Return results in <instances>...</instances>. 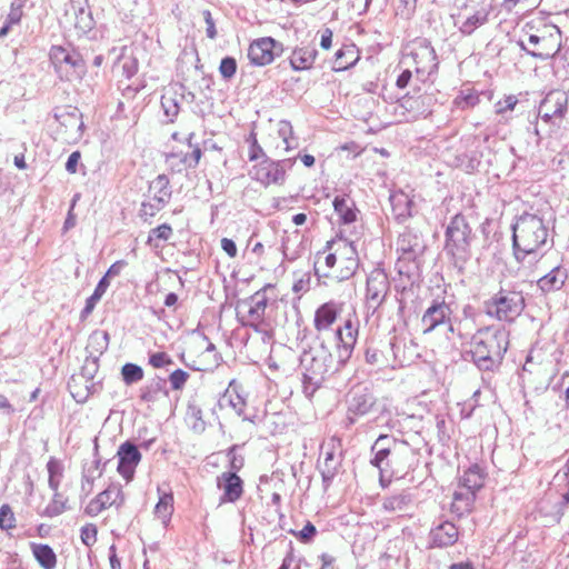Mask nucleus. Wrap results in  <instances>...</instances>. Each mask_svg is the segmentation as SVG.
<instances>
[{
  "label": "nucleus",
  "mask_w": 569,
  "mask_h": 569,
  "mask_svg": "<svg viewBox=\"0 0 569 569\" xmlns=\"http://www.w3.org/2000/svg\"><path fill=\"white\" fill-rule=\"evenodd\" d=\"M550 228L543 217L523 212L512 224L513 254L517 261L523 262L529 256H537L549 243Z\"/></svg>",
  "instance_id": "1"
},
{
  "label": "nucleus",
  "mask_w": 569,
  "mask_h": 569,
  "mask_svg": "<svg viewBox=\"0 0 569 569\" xmlns=\"http://www.w3.org/2000/svg\"><path fill=\"white\" fill-rule=\"evenodd\" d=\"M373 458L371 465L380 470V473H390L401 478L413 467L416 460L415 449L405 440H399L389 435H380L371 447Z\"/></svg>",
  "instance_id": "2"
},
{
  "label": "nucleus",
  "mask_w": 569,
  "mask_h": 569,
  "mask_svg": "<svg viewBox=\"0 0 569 569\" xmlns=\"http://www.w3.org/2000/svg\"><path fill=\"white\" fill-rule=\"evenodd\" d=\"M508 346L509 332L505 328H481L471 339L472 359L479 369L493 370L501 363Z\"/></svg>",
  "instance_id": "3"
},
{
  "label": "nucleus",
  "mask_w": 569,
  "mask_h": 569,
  "mask_svg": "<svg viewBox=\"0 0 569 569\" xmlns=\"http://www.w3.org/2000/svg\"><path fill=\"white\" fill-rule=\"evenodd\" d=\"M273 289V284L267 283L241 302V307L246 309L240 317L242 325L253 329L267 347L274 340V323L267 311L270 300L268 291Z\"/></svg>",
  "instance_id": "4"
},
{
  "label": "nucleus",
  "mask_w": 569,
  "mask_h": 569,
  "mask_svg": "<svg viewBox=\"0 0 569 569\" xmlns=\"http://www.w3.org/2000/svg\"><path fill=\"white\" fill-rule=\"evenodd\" d=\"M521 33L519 47L535 58L546 60L560 50V30L556 26L543 24L536 29L528 22L522 27Z\"/></svg>",
  "instance_id": "5"
},
{
  "label": "nucleus",
  "mask_w": 569,
  "mask_h": 569,
  "mask_svg": "<svg viewBox=\"0 0 569 569\" xmlns=\"http://www.w3.org/2000/svg\"><path fill=\"white\" fill-rule=\"evenodd\" d=\"M326 252L325 264L330 270L326 276L343 281L356 273L359 258L353 242L338 238L327 243Z\"/></svg>",
  "instance_id": "6"
},
{
  "label": "nucleus",
  "mask_w": 569,
  "mask_h": 569,
  "mask_svg": "<svg viewBox=\"0 0 569 569\" xmlns=\"http://www.w3.org/2000/svg\"><path fill=\"white\" fill-rule=\"evenodd\" d=\"M522 291L515 288H500L483 302L485 313L500 322H513L525 310Z\"/></svg>",
  "instance_id": "7"
},
{
  "label": "nucleus",
  "mask_w": 569,
  "mask_h": 569,
  "mask_svg": "<svg viewBox=\"0 0 569 569\" xmlns=\"http://www.w3.org/2000/svg\"><path fill=\"white\" fill-rule=\"evenodd\" d=\"M445 252L455 266L462 267L470 258L473 233L465 216L458 213L450 220L445 234Z\"/></svg>",
  "instance_id": "8"
},
{
  "label": "nucleus",
  "mask_w": 569,
  "mask_h": 569,
  "mask_svg": "<svg viewBox=\"0 0 569 569\" xmlns=\"http://www.w3.org/2000/svg\"><path fill=\"white\" fill-rule=\"evenodd\" d=\"M331 356L326 351L305 352L300 360L302 386L306 396L311 397L330 372Z\"/></svg>",
  "instance_id": "9"
},
{
  "label": "nucleus",
  "mask_w": 569,
  "mask_h": 569,
  "mask_svg": "<svg viewBox=\"0 0 569 569\" xmlns=\"http://www.w3.org/2000/svg\"><path fill=\"white\" fill-rule=\"evenodd\" d=\"M49 57L58 77L61 80H77L84 73L83 59L81 54L72 48L52 46Z\"/></svg>",
  "instance_id": "10"
},
{
  "label": "nucleus",
  "mask_w": 569,
  "mask_h": 569,
  "mask_svg": "<svg viewBox=\"0 0 569 569\" xmlns=\"http://www.w3.org/2000/svg\"><path fill=\"white\" fill-rule=\"evenodd\" d=\"M248 141L249 150L248 158L250 161H256L254 178H281L286 174L287 170L292 168L296 158L282 159L273 161L266 157V153L256 139V134L251 133Z\"/></svg>",
  "instance_id": "11"
},
{
  "label": "nucleus",
  "mask_w": 569,
  "mask_h": 569,
  "mask_svg": "<svg viewBox=\"0 0 569 569\" xmlns=\"http://www.w3.org/2000/svg\"><path fill=\"white\" fill-rule=\"evenodd\" d=\"M360 321L352 311L346 316L342 326L336 330V352L338 365L343 367L352 356L359 336Z\"/></svg>",
  "instance_id": "12"
},
{
  "label": "nucleus",
  "mask_w": 569,
  "mask_h": 569,
  "mask_svg": "<svg viewBox=\"0 0 569 569\" xmlns=\"http://www.w3.org/2000/svg\"><path fill=\"white\" fill-rule=\"evenodd\" d=\"M390 292V281L383 269H373L367 277L365 302L366 307L376 312L386 301Z\"/></svg>",
  "instance_id": "13"
},
{
  "label": "nucleus",
  "mask_w": 569,
  "mask_h": 569,
  "mask_svg": "<svg viewBox=\"0 0 569 569\" xmlns=\"http://www.w3.org/2000/svg\"><path fill=\"white\" fill-rule=\"evenodd\" d=\"M54 118L58 122L56 129L58 139L67 143H73L81 139L84 124L78 109L62 110L57 112Z\"/></svg>",
  "instance_id": "14"
},
{
  "label": "nucleus",
  "mask_w": 569,
  "mask_h": 569,
  "mask_svg": "<svg viewBox=\"0 0 569 569\" xmlns=\"http://www.w3.org/2000/svg\"><path fill=\"white\" fill-rule=\"evenodd\" d=\"M124 503V493L120 483H110L103 491L92 498L84 508L89 517H97L109 508L120 509Z\"/></svg>",
  "instance_id": "15"
},
{
  "label": "nucleus",
  "mask_w": 569,
  "mask_h": 569,
  "mask_svg": "<svg viewBox=\"0 0 569 569\" xmlns=\"http://www.w3.org/2000/svg\"><path fill=\"white\" fill-rule=\"evenodd\" d=\"M492 6L481 2L476 6H467L463 13H460L456 26L465 36H471L478 28L485 26L489 21Z\"/></svg>",
  "instance_id": "16"
},
{
  "label": "nucleus",
  "mask_w": 569,
  "mask_h": 569,
  "mask_svg": "<svg viewBox=\"0 0 569 569\" xmlns=\"http://www.w3.org/2000/svg\"><path fill=\"white\" fill-rule=\"evenodd\" d=\"M451 316L452 310L449 303L445 300H433L421 317L423 335L430 333L438 327L446 325L449 327V330L452 331Z\"/></svg>",
  "instance_id": "17"
},
{
  "label": "nucleus",
  "mask_w": 569,
  "mask_h": 569,
  "mask_svg": "<svg viewBox=\"0 0 569 569\" xmlns=\"http://www.w3.org/2000/svg\"><path fill=\"white\" fill-rule=\"evenodd\" d=\"M426 250V243L422 234L415 229L407 228L399 234L397 240V251L400 261H417L422 257Z\"/></svg>",
  "instance_id": "18"
},
{
  "label": "nucleus",
  "mask_w": 569,
  "mask_h": 569,
  "mask_svg": "<svg viewBox=\"0 0 569 569\" xmlns=\"http://www.w3.org/2000/svg\"><path fill=\"white\" fill-rule=\"evenodd\" d=\"M321 455L323 462L321 465V475L323 481H330L337 475L342 462V445L337 437H330L321 445Z\"/></svg>",
  "instance_id": "19"
},
{
  "label": "nucleus",
  "mask_w": 569,
  "mask_h": 569,
  "mask_svg": "<svg viewBox=\"0 0 569 569\" xmlns=\"http://www.w3.org/2000/svg\"><path fill=\"white\" fill-rule=\"evenodd\" d=\"M418 73L431 74L438 69L437 54L427 39L419 38L412 42L410 52Z\"/></svg>",
  "instance_id": "20"
},
{
  "label": "nucleus",
  "mask_w": 569,
  "mask_h": 569,
  "mask_svg": "<svg viewBox=\"0 0 569 569\" xmlns=\"http://www.w3.org/2000/svg\"><path fill=\"white\" fill-rule=\"evenodd\" d=\"M568 104V96L561 90L547 93L539 106V117L546 121L561 120L565 117Z\"/></svg>",
  "instance_id": "21"
},
{
  "label": "nucleus",
  "mask_w": 569,
  "mask_h": 569,
  "mask_svg": "<svg viewBox=\"0 0 569 569\" xmlns=\"http://www.w3.org/2000/svg\"><path fill=\"white\" fill-rule=\"evenodd\" d=\"M118 467L117 471L127 481L133 479L136 468L141 461V453L137 446L130 441L121 443L117 451Z\"/></svg>",
  "instance_id": "22"
},
{
  "label": "nucleus",
  "mask_w": 569,
  "mask_h": 569,
  "mask_svg": "<svg viewBox=\"0 0 569 569\" xmlns=\"http://www.w3.org/2000/svg\"><path fill=\"white\" fill-rule=\"evenodd\" d=\"M277 41L270 37L260 38L253 41L248 49V58L254 66H267L274 59Z\"/></svg>",
  "instance_id": "23"
},
{
  "label": "nucleus",
  "mask_w": 569,
  "mask_h": 569,
  "mask_svg": "<svg viewBox=\"0 0 569 569\" xmlns=\"http://www.w3.org/2000/svg\"><path fill=\"white\" fill-rule=\"evenodd\" d=\"M431 547L447 548L453 546L459 539V530L451 521H441L429 532Z\"/></svg>",
  "instance_id": "24"
},
{
  "label": "nucleus",
  "mask_w": 569,
  "mask_h": 569,
  "mask_svg": "<svg viewBox=\"0 0 569 569\" xmlns=\"http://www.w3.org/2000/svg\"><path fill=\"white\" fill-rule=\"evenodd\" d=\"M392 341L370 342L365 352L366 362L377 368L388 367L393 356Z\"/></svg>",
  "instance_id": "25"
},
{
  "label": "nucleus",
  "mask_w": 569,
  "mask_h": 569,
  "mask_svg": "<svg viewBox=\"0 0 569 569\" xmlns=\"http://www.w3.org/2000/svg\"><path fill=\"white\" fill-rule=\"evenodd\" d=\"M341 311L342 303L340 302L331 300L322 303L315 312V329L319 332L330 330Z\"/></svg>",
  "instance_id": "26"
},
{
  "label": "nucleus",
  "mask_w": 569,
  "mask_h": 569,
  "mask_svg": "<svg viewBox=\"0 0 569 569\" xmlns=\"http://www.w3.org/2000/svg\"><path fill=\"white\" fill-rule=\"evenodd\" d=\"M217 486L223 491L220 502H236L243 492L241 478L234 472H223L217 479Z\"/></svg>",
  "instance_id": "27"
},
{
  "label": "nucleus",
  "mask_w": 569,
  "mask_h": 569,
  "mask_svg": "<svg viewBox=\"0 0 569 569\" xmlns=\"http://www.w3.org/2000/svg\"><path fill=\"white\" fill-rule=\"evenodd\" d=\"M221 407H230L238 416H242L243 420L254 423V417L244 416L246 399L240 395L236 380L229 382L228 388L220 399Z\"/></svg>",
  "instance_id": "28"
},
{
  "label": "nucleus",
  "mask_w": 569,
  "mask_h": 569,
  "mask_svg": "<svg viewBox=\"0 0 569 569\" xmlns=\"http://www.w3.org/2000/svg\"><path fill=\"white\" fill-rule=\"evenodd\" d=\"M567 278V270L560 264H556L549 272L538 279L537 286L545 293L557 291L563 287Z\"/></svg>",
  "instance_id": "29"
},
{
  "label": "nucleus",
  "mask_w": 569,
  "mask_h": 569,
  "mask_svg": "<svg viewBox=\"0 0 569 569\" xmlns=\"http://www.w3.org/2000/svg\"><path fill=\"white\" fill-rule=\"evenodd\" d=\"M476 495L458 486L452 496L450 510L461 517L471 511Z\"/></svg>",
  "instance_id": "30"
},
{
  "label": "nucleus",
  "mask_w": 569,
  "mask_h": 569,
  "mask_svg": "<svg viewBox=\"0 0 569 569\" xmlns=\"http://www.w3.org/2000/svg\"><path fill=\"white\" fill-rule=\"evenodd\" d=\"M392 211L398 220H405L411 216L413 199L402 190L392 191L390 194Z\"/></svg>",
  "instance_id": "31"
},
{
  "label": "nucleus",
  "mask_w": 569,
  "mask_h": 569,
  "mask_svg": "<svg viewBox=\"0 0 569 569\" xmlns=\"http://www.w3.org/2000/svg\"><path fill=\"white\" fill-rule=\"evenodd\" d=\"M171 193L169 180H151L147 198L156 201V208H163L169 202Z\"/></svg>",
  "instance_id": "32"
},
{
  "label": "nucleus",
  "mask_w": 569,
  "mask_h": 569,
  "mask_svg": "<svg viewBox=\"0 0 569 569\" xmlns=\"http://www.w3.org/2000/svg\"><path fill=\"white\" fill-rule=\"evenodd\" d=\"M317 57V50L313 47H301L292 51L290 64L297 71L310 69Z\"/></svg>",
  "instance_id": "33"
},
{
  "label": "nucleus",
  "mask_w": 569,
  "mask_h": 569,
  "mask_svg": "<svg viewBox=\"0 0 569 569\" xmlns=\"http://www.w3.org/2000/svg\"><path fill=\"white\" fill-rule=\"evenodd\" d=\"M376 403L371 392L366 389L355 391L350 400L349 411L363 416L367 415Z\"/></svg>",
  "instance_id": "34"
},
{
  "label": "nucleus",
  "mask_w": 569,
  "mask_h": 569,
  "mask_svg": "<svg viewBox=\"0 0 569 569\" xmlns=\"http://www.w3.org/2000/svg\"><path fill=\"white\" fill-rule=\"evenodd\" d=\"M485 483V473L483 470L478 465H472L469 467L460 478L459 486L465 488L468 491L476 492L483 486Z\"/></svg>",
  "instance_id": "35"
},
{
  "label": "nucleus",
  "mask_w": 569,
  "mask_h": 569,
  "mask_svg": "<svg viewBox=\"0 0 569 569\" xmlns=\"http://www.w3.org/2000/svg\"><path fill=\"white\" fill-rule=\"evenodd\" d=\"M159 500L154 507V516L161 521L163 527H168L173 513V495L171 492H162L158 489Z\"/></svg>",
  "instance_id": "36"
},
{
  "label": "nucleus",
  "mask_w": 569,
  "mask_h": 569,
  "mask_svg": "<svg viewBox=\"0 0 569 569\" xmlns=\"http://www.w3.org/2000/svg\"><path fill=\"white\" fill-rule=\"evenodd\" d=\"M277 138L281 140V143H276V149H282L283 151H290L298 147V140L295 137L293 128L287 120H281L277 123Z\"/></svg>",
  "instance_id": "37"
},
{
  "label": "nucleus",
  "mask_w": 569,
  "mask_h": 569,
  "mask_svg": "<svg viewBox=\"0 0 569 569\" xmlns=\"http://www.w3.org/2000/svg\"><path fill=\"white\" fill-rule=\"evenodd\" d=\"M412 506V498L408 492H399L386 497L382 502L385 511L402 515Z\"/></svg>",
  "instance_id": "38"
},
{
  "label": "nucleus",
  "mask_w": 569,
  "mask_h": 569,
  "mask_svg": "<svg viewBox=\"0 0 569 569\" xmlns=\"http://www.w3.org/2000/svg\"><path fill=\"white\" fill-rule=\"evenodd\" d=\"M333 208L339 219L343 223H351L357 220V208L355 202L348 197H336Z\"/></svg>",
  "instance_id": "39"
},
{
  "label": "nucleus",
  "mask_w": 569,
  "mask_h": 569,
  "mask_svg": "<svg viewBox=\"0 0 569 569\" xmlns=\"http://www.w3.org/2000/svg\"><path fill=\"white\" fill-rule=\"evenodd\" d=\"M32 555L39 565L43 569H54L57 566V556L53 549L46 543H36L32 542L30 545Z\"/></svg>",
  "instance_id": "40"
},
{
  "label": "nucleus",
  "mask_w": 569,
  "mask_h": 569,
  "mask_svg": "<svg viewBox=\"0 0 569 569\" xmlns=\"http://www.w3.org/2000/svg\"><path fill=\"white\" fill-rule=\"evenodd\" d=\"M48 470V485L52 491H57L61 485L63 478V465L60 460L54 457H51L47 462Z\"/></svg>",
  "instance_id": "41"
},
{
  "label": "nucleus",
  "mask_w": 569,
  "mask_h": 569,
  "mask_svg": "<svg viewBox=\"0 0 569 569\" xmlns=\"http://www.w3.org/2000/svg\"><path fill=\"white\" fill-rule=\"evenodd\" d=\"M68 509V499L59 492V489L57 491H53L52 499L44 508L42 516L48 518H53L57 516H60Z\"/></svg>",
  "instance_id": "42"
},
{
  "label": "nucleus",
  "mask_w": 569,
  "mask_h": 569,
  "mask_svg": "<svg viewBox=\"0 0 569 569\" xmlns=\"http://www.w3.org/2000/svg\"><path fill=\"white\" fill-rule=\"evenodd\" d=\"M355 47L348 46L345 48L339 49L336 52V59H335V69L336 70H346L347 68L353 66L357 58Z\"/></svg>",
  "instance_id": "43"
},
{
  "label": "nucleus",
  "mask_w": 569,
  "mask_h": 569,
  "mask_svg": "<svg viewBox=\"0 0 569 569\" xmlns=\"http://www.w3.org/2000/svg\"><path fill=\"white\" fill-rule=\"evenodd\" d=\"M453 103L459 109L473 108L479 103V96L472 89L462 90L453 100Z\"/></svg>",
  "instance_id": "44"
},
{
  "label": "nucleus",
  "mask_w": 569,
  "mask_h": 569,
  "mask_svg": "<svg viewBox=\"0 0 569 569\" xmlns=\"http://www.w3.org/2000/svg\"><path fill=\"white\" fill-rule=\"evenodd\" d=\"M122 379L126 385H132L143 379V370L134 363H126L121 369Z\"/></svg>",
  "instance_id": "45"
},
{
  "label": "nucleus",
  "mask_w": 569,
  "mask_h": 569,
  "mask_svg": "<svg viewBox=\"0 0 569 569\" xmlns=\"http://www.w3.org/2000/svg\"><path fill=\"white\" fill-rule=\"evenodd\" d=\"M17 527V519L12 508L4 503L0 507V529L9 531Z\"/></svg>",
  "instance_id": "46"
},
{
  "label": "nucleus",
  "mask_w": 569,
  "mask_h": 569,
  "mask_svg": "<svg viewBox=\"0 0 569 569\" xmlns=\"http://www.w3.org/2000/svg\"><path fill=\"white\" fill-rule=\"evenodd\" d=\"M187 419L191 423V427L196 431L204 430V420L202 417V410L197 405H189L187 408Z\"/></svg>",
  "instance_id": "47"
},
{
  "label": "nucleus",
  "mask_w": 569,
  "mask_h": 569,
  "mask_svg": "<svg viewBox=\"0 0 569 569\" xmlns=\"http://www.w3.org/2000/svg\"><path fill=\"white\" fill-rule=\"evenodd\" d=\"M171 236L172 228L168 223H162L150 230L147 242L158 247V244L154 243L156 240L167 241L171 238Z\"/></svg>",
  "instance_id": "48"
},
{
  "label": "nucleus",
  "mask_w": 569,
  "mask_h": 569,
  "mask_svg": "<svg viewBox=\"0 0 569 569\" xmlns=\"http://www.w3.org/2000/svg\"><path fill=\"white\" fill-rule=\"evenodd\" d=\"M80 539L86 547H92L98 539L97 526L94 523H86L82 526L80 529Z\"/></svg>",
  "instance_id": "49"
},
{
  "label": "nucleus",
  "mask_w": 569,
  "mask_h": 569,
  "mask_svg": "<svg viewBox=\"0 0 569 569\" xmlns=\"http://www.w3.org/2000/svg\"><path fill=\"white\" fill-rule=\"evenodd\" d=\"M161 106L168 119L173 121V119L179 113V104L177 103L176 99L171 96L163 94L161 98Z\"/></svg>",
  "instance_id": "50"
},
{
  "label": "nucleus",
  "mask_w": 569,
  "mask_h": 569,
  "mask_svg": "<svg viewBox=\"0 0 569 569\" xmlns=\"http://www.w3.org/2000/svg\"><path fill=\"white\" fill-rule=\"evenodd\" d=\"M219 72L221 77L226 80L233 78L237 72V62L232 57H226L221 60Z\"/></svg>",
  "instance_id": "51"
},
{
  "label": "nucleus",
  "mask_w": 569,
  "mask_h": 569,
  "mask_svg": "<svg viewBox=\"0 0 569 569\" xmlns=\"http://www.w3.org/2000/svg\"><path fill=\"white\" fill-rule=\"evenodd\" d=\"M189 377H190V375L182 369H177V370L172 371L169 376V382H170L171 389L172 390L183 389Z\"/></svg>",
  "instance_id": "52"
},
{
  "label": "nucleus",
  "mask_w": 569,
  "mask_h": 569,
  "mask_svg": "<svg viewBox=\"0 0 569 569\" xmlns=\"http://www.w3.org/2000/svg\"><path fill=\"white\" fill-rule=\"evenodd\" d=\"M149 365L156 369L172 365L173 360L167 352H154L149 356Z\"/></svg>",
  "instance_id": "53"
},
{
  "label": "nucleus",
  "mask_w": 569,
  "mask_h": 569,
  "mask_svg": "<svg viewBox=\"0 0 569 569\" xmlns=\"http://www.w3.org/2000/svg\"><path fill=\"white\" fill-rule=\"evenodd\" d=\"M292 535H295L301 542L303 543H309L312 541V539L315 538V536L317 535V529L316 527L310 522L308 521L303 528L299 531H291Z\"/></svg>",
  "instance_id": "54"
},
{
  "label": "nucleus",
  "mask_w": 569,
  "mask_h": 569,
  "mask_svg": "<svg viewBox=\"0 0 569 569\" xmlns=\"http://www.w3.org/2000/svg\"><path fill=\"white\" fill-rule=\"evenodd\" d=\"M74 27L79 29L80 32L86 33L92 29V18L89 12H86L83 9L79 11L77 16V21Z\"/></svg>",
  "instance_id": "55"
},
{
  "label": "nucleus",
  "mask_w": 569,
  "mask_h": 569,
  "mask_svg": "<svg viewBox=\"0 0 569 569\" xmlns=\"http://www.w3.org/2000/svg\"><path fill=\"white\" fill-rule=\"evenodd\" d=\"M518 102V99L515 96H508L503 100H499L495 104L497 114H505L508 111H512Z\"/></svg>",
  "instance_id": "56"
},
{
  "label": "nucleus",
  "mask_w": 569,
  "mask_h": 569,
  "mask_svg": "<svg viewBox=\"0 0 569 569\" xmlns=\"http://www.w3.org/2000/svg\"><path fill=\"white\" fill-rule=\"evenodd\" d=\"M156 204L154 200L147 198V200L141 204L140 217L144 220L154 217L156 213L162 209L158 207L156 208Z\"/></svg>",
  "instance_id": "57"
},
{
  "label": "nucleus",
  "mask_w": 569,
  "mask_h": 569,
  "mask_svg": "<svg viewBox=\"0 0 569 569\" xmlns=\"http://www.w3.org/2000/svg\"><path fill=\"white\" fill-rule=\"evenodd\" d=\"M310 274L309 273H302L300 278H297L292 284V291L295 293H302L307 292L310 289Z\"/></svg>",
  "instance_id": "58"
},
{
  "label": "nucleus",
  "mask_w": 569,
  "mask_h": 569,
  "mask_svg": "<svg viewBox=\"0 0 569 569\" xmlns=\"http://www.w3.org/2000/svg\"><path fill=\"white\" fill-rule=\"evenodd\" d=\"M538 0H502L501 6L507 11H512L517 6H522L523 8L535 7Z\"/></svg>",
  "instance_id": "59"
},
{
  "label": "nucleus",
  "mask_w": 569,
  "mask_h": 569,
  "mask_svg": "<svg viewBox=\"0 0 569 569\" xmlns=\"http://www.w3.org/2000/svg\"><path fill=\"white\" fill-rule=\"evenodd\" d=\"M22 18V7L20 3L12 2L10 12L7 16V22L12 24H17L20 22Z\"/></svg>",
  "instance_id": "60"
},
{
  "label": "nucleus",
  "mask_w": 569,
  "mask_h": 569,
  "mask_svg": "<svg viewBox=\"0 0 569 569\" xmlns=\"http://www.w3.org/2000/svg\"><path fill=\"white\" fill-rule=\"evenodd\" d=\"M202 16H203L204 22L207 24V30H206L207 37L209 39H214L217 37V29H216V24H214L212 16H211V12L209 10H203Z\"/></svg>",
  "instance_id": "61"
},
{
  "label": "nucleus",
  "mask_w": 569,
  "mask_h": 569,
  "mask_svg": "<svg viewBox=\"0 0 569 569\" xmlns=\"http://www.w3.org/2000/svg\"><path fill=\"white\" fill-rule=\"evenodd\" d=\"M289 240H290L289 238L283 239V241L281 243V252H282L283 259H286L288 261H295L296 259H298L300 257V252L297 250L292 251L290 249Z\"/></svg>",
  "instance_id": "62"
},
{
  "label": "nucleus",
  "mask_w": 569,
  "mask_h": 569,
  "mask_svg": "<svg viewBox=\"0 0 569 569\" xmlns=\"http://www.w3.org/2000/svg\"><path fill=\"white\" fill-rule=\"evenodd\" d=\"M81 159V154L79 151H73L67 162H66V169L70 174L77 173V167L79 166Z\"/></svg>",
  "instance_id": "63"
},
{
  "label": "nucleus",
  "mask_w": 569,
  "mask_h": 569,
  "mask_svg": "<svg viewBox=\"0 0 569 569\" xmlns=\"http://www.w3.org/2000/svg\"><path fill=\"white\" fill-rule=\"evenodd\" d=\"M101 298L92 293L87 300L86 306L81 311V318H87L94 309L96 305L99 302Z\"/></svg>",
  "instance_id": "64"
}]
</instances>
